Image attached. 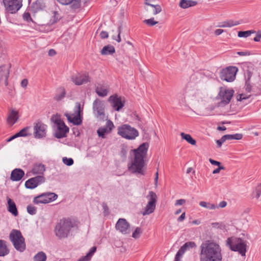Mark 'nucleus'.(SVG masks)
<instances>
[{
  "label": "nucleus",
  "mask_w": 261,
  "mask_h": 261,
  "mask_svg": "<svg viewBox=\"0 0 261 261\" xmlns=\"http://www.w3.org/2000/svg\"><path fill=\"white\" fill-rule=\"evenodd\" d=\"M225 167L222 166H219L217 168L213 170V174H217L219 173L221 170H224Z\"/></svg>",
  "instance_id": "55"
},
{
  "label": "nucleus",
  "mask_w": 261,
  "mask_h": 261,
  "mask_svg": "<svg viewBox=\"0 0 261 261\" xmlns=\"http://www.w3.org/2000/svg\"><path fill=\"white\" fill-rule=\"evenodd\" d=\"M161 11L162 8L161 6L159 5H156V6H154V8H153V14L156 15L161 12Z\"/></svg>",
  "instance_id": "49"
},
{
  "label": "nucleus",
  "mask_w": 261,
  "mask_h": 261,
  "mask_svg": "<svg viewBox=\"0 0 261 261\" xmlns=\"http://www.w3.org/2000/svg\"><path fill=\"white\" fill-rule=\"evenodd\" d=\"M182 253H181L179 251H178L175 255L174 261H180V257L182 256Z\"/></svg>",
  "instance_id": "56"
},
{
  "label": "nucleus",
  "mask_w": 261,
  "mask_h": 261,
  "mask_svg": "<svg viewBox=\"0 0 261 261\" xmlns=\"http://www.w3.org/2000/svg\"><path fill=\"white\" fill-rule=\"evenodd\" d=\"M66 91L64 88L60 87L58 89V92L56 94L54 99L57 101H60L65 96Z\"/></svg>",
  "instance_id": "33"
},
{
  "label": "nucleus",
  "mask_w": 261,
  "mask_h": 261,
  "mask_svg": "<svg viewBox=\"0 0 261 261\" xmlns=\"http://www.w3.org/2000/svg\"><path fill=\"white\" fill-rule=\"evenodd\" d=\"M27 212L29 214L34 215L36 214L37 208L32 205H29L27 206Z\"/></svg>",
  "instance_id": "44"
},
{
  "label": "nucleus",
  "mask_w": 261,
  "mask_h": 261,
  "mask_svg": "<svg viewBox=\"0 0 261 261\" xmlns=\"http://www.w3.org/2000/svg\"><path fill=\"white\" fill-rule=\"evenodd\" d=\"M76 110L75 111L76 115L72 117L70 114H66L65 116L70 122L72 123L74 125H79L82 123V120L80 117L81 105L80 103H76Z\"/></svg>",
  "instance_id": "15"
},
{
  "label": "nucleus",
  "mask_w": 261,
  "mask_h": 261,
  "mask_svg": "<svg viewBox=\"0 0 261 261\" xmlns=\"http://www.w3.org/2000/svg\"><path fill=\"white\" fill-rule=\"evenodd\" d=\"M46 7L44 0H36L33 2L29 7V11L33 13H36L43 11Z\"/></svg>",
  "instance_id": "18"
},
{
  "label": "nucleus",
  "mask_w": 261,
  "mask_h": 261,
  "mask_svg": "<svg viewBox=\"0 0 261 261\" xmlns=\"http://www.w3.org/2000/svg\"><path fill=\"white\" fill-rule=\"evenodd\" d=\"M255 33L254 31H239L238 32V37H247L251 35V34Z\"/></svg>",
  "instance_id": "41"
},
{
  "label": "nucleus",
  "mask_w": 261,
  "mask_h": 261,
  "mask_svg": "<svg viewBox=\"0 0 261 261\" xmlns=\"http://www.w3.org/2000/svg\"><path fill=\"white\" fill-rule=\"evenodd\" d=\"M255 197L257 199L259 198V197L261 195V183L259 184L255 189Z\"/></svg>",
  "instance_id": "47"
},
{
  "label": "nucleus",
  "mask_w": 261,
  "mask_h": 261,
  "mask_svg": "<svg viewBox=\"0 0 261 261\" xmlns=\"http://www.w3.org/2000/svg\"><path fill=\"white\" fill-rule=\"evenodd\" d=\"M147 198L149 200L148 202H151L152 204H155L157 200V196L154 192L150 191Z\"/></svg>",
  "instance_id": "36"
},
{
  "label": "nucleus",
  "mask_w": 261,
  "mask_h": 261,
  "mask_svg": "<svg viewBox=\"0 0 261 261\" xmlns=\"http://www.w3.org/2000/svg\"><path fill=\"white\" fill-rule=\"evenodd\" d=\"M23 18L24 20L27 21H30L32 20V18L31 17V15L30 12H25L23 14Z\"/></svg>",
  "instance_id": "48"
},
{
  "label": "nucleus",
  "mask_w": 261,
  "mask_h": 261,
  "mask_svg": "<svg viewBox=\"0 0 261 261\" xmlns=\"http://www.w3.org/2000/svg\"><path fill=\"white\" fill-rule=\"evenodd\" d=\"M114 127V124L112 121L109 120L107 121L106 125L100 127L98 129L97 133L98 136L102 138H105V135L111 133L113 128Z\"/></svg>",
  "instance_id": "19"
},
{
  "label": "nucleus",
  "mask_w": 261,
  "mask_h": 261,
  "mask_svg": "<svg viewBox=\"0 0 261 261\" xmlns=\"http://www.w3.org/2000/svg\"><path fill=\"white\" fill-rule=\"evenodd\" d=\"M209 161L213 165H216V166H218V167L219 166H221V163L218 161L214 160L212 159H210Z\"/></svg>",
  "instance_id": "58"
},
{
  "label": "nucleus",
  "mask_w": 261,
  "mask_h": 261,
  "mask_svg": "<svg viewBox=\"0 0 261 261\" xmlns=\"http://www.w3.org/2000/svg\"><path fill=\"white\" fill-rule=\"evenodd\" d=\"M226 138L224 137L223 136L220 139L217 140L216 142L217 143L218 147H220L222 146V144L226 141Z\"/></svg>",
  "instance_id": "51"
},
{
  "label": "nucleus",
  "mask_w": 261,
  "mask_h": 261,
  "mask_svg": "<svg viewBox=\"0 0 261 261\" xmlns=\"http://www.w3.org/2000/svg\"><path fill=\"white\" fill-rule=\"evenodd\" d=\"M59 3L63 5H71L72 9L75 10L81 7V0H57Z\"/></svg>",
  "instance_id": "22"
},
{
  "label": "nucleus",
  "mask_w": 261,
  "mask_h": 261,
  "mask_svg": "<svg viewBox=\"0 0 261 261\" xmlns=\"http://www.w3.org/2000/svg\"><path fill=\"white\" fill-rule=\"evenodd\" d=\"M76 226L75 223L70 219H62L55 226V235L59 239L66 238L69 236L72 229Z\"/></svg>",
  "instance_id": "3"
},
{
  "label": "nucleus",
  "mask_w": 261,
  "mask_h": 261,
  "mask_svg": "<svg viewBox=\"0 0 261 261\" xmlns=\"http://www.w3.org/2000/svg\"><path fill=\"white\" fill-rule=\"evenodd\" d=\"M129 224L124 218L119 219L115 225L116 230L124 234L129 232Z\"/></svg>",
  "instance_id": "16"
},
{
  "label": "nucleus",
  "mask_w": 261,
  "mask_h": 261,
  "mask_svg": "<svg viewBox=\"0 0 261 261\" xmlns=\"http://www.w3.org/2000/svg\"><path fill=\"white\" fill-rule=\"evenodd\" d=\"M248 98V97H245L244 94H240L238 96H237V100L238 101H241L243 99H246V98Z\"/></svg>",
  "instance_id": "61"
},
{
  "label": "nucleus",
  "mask_w": 261,
  "mask_h": 261,
  "mask_svg": "<svg viewBox=\"0 0 261 261\" xmlns=\"http://www.w3.org/2000/svg\"><path fill=\"white\" fill-rule=\"evenodd\" d=\"M251 88H252V86L250 83V82L249 81H246V83H245V89H246V90L248 92H251Z\"/></svg>",
  "instance_id": "53"
},
{
  "label": "nucleus",
  "mask_w": 261,
  "mask_h": 261,
  "mask_svg": "<svg viewBox=\"0 0 261 261\" xmlns=\"http://www.w3.org/2000/svg\"><path fill=\"white\" fill-rule=\"evenodd\" d=\"M28 81L27 79H23L21 81V87H22L23 88H25L28 85Z\"/></svg>",
  "instance_id": "59"
},
{
  "label": "nucleus",
  "mask_w": 261,
  "mask_h": 261,
  "mask_svg": "<svg viewBox=\"0 0 261 261\" xmlns=\"http://www.w3.org/2000/svg\"><path fill=\"white\" fill-rule=\"evenodd\" d=\"M62 161L64 164L68 166L72 165L74 163L73 160L72 158H67L66 157L63 158Z\"/></svg>",
  "instance_id": "45"
},
{
  "label": "nucleus",
  "mask_w": 261,
  "mask_h": 261,
  "mask_svg": "<svg viewBox=\"0 0 261 261\" xmlns=\"http://www.w3.org/2000/svg\"><path fill=\"white\" fill-rule=\"evenodd\" d=\"M102 206L103 210V213L105 215L109 214V208L106 203L103 202L102 203Z\"/></svg>",
  "instance_id": "50"
},
{
  "label": "nucleus",
  "mask_w": 261,
  "mask_h": 261,
  "mask_svg": "<svg viewBox=\"0 0 261 261\" xmlns=\"http://www.w3.org/2000/svg\"><path fill=\"white\" fill-rule=\"evenodd\" d=\"M237 54L241 56H249L250 54L248 51H238Z\"/></svg>",
  "instance_id": "60"
},
{
  "label": "nucleus",
  "mask_w": 261,
  "mask_h": 261,
  "mask_svg": "<svg viewBox=\"0 0 261 261\" xmlns=\"http://www.w3.org/2000/svg\"><path fill=\"white\" fill-rule=\"evenodd\" d=\"M185 202H186V200L183 199H180L177 200L176 201L175 205H182Z\"/></svg>",
  "instance_id": "57"
},
{
  "label": "nucleus",
  "mask_w": 261,
  "mask_h": 261,
  "mask_svg": "<svg viewBox=\"0 0 261 261\" xmlns=\"http://www.w3.org/2000/svg\"><path fill=\"white\" fill-rule=\"evenodd\" d=\"M9 238L16 250L21 252L25 250V240L19 230L13 229L10 233Z\"/></svg>",
  "instance_id": "5"
},
{
  "label": "nucleus",
  "mask_w": 261,
  "mask_h": 261,
  "mask_svg": "<svg viewBox=\"0 0 261 261\" xmlns=\"http://www.w3.org/2000/svg\"><path fill=\"white\" fill-rule=\"evenodd\" d=\"M24 175V172L20 168L14 169L11 174V179L13 181H19Z\"/></svg>",
  "instance_id": "23"
},
{
  "label": "nucleus",
  "mask_w": 261,
  "mask_h": 261,
  "mask_svg": "<svg viewBox=\"0 0 261 261\" xmlns=\"http://www.w3.org/2000/svg\"><path fill=\"white\" fill-rule=\"evenodd\" d=\"M89 77L87 73H77L73 75L71 77V81L76 85H81L87 83L89 81Z\"/></svg>",
  "instance_id": "17"
},
{
  "label": "nucleus",
  "mask_w": 261,
  "mask_h": 261,
  "mask_svg": "<svg viewBox=\"0 0 261 261\" xmlns=\"http://www.w3.org/2000/svg\"><path fill=\"white\" fill-rule=\"evenodd\" d=\"M18 112L13 109L10 110L7 120L8 124L11 126L18 121Z\"/></svg>",
  "instance_id": "21"
},
{
  "label": "nucleus",
  "mask_w": 261,
  "mask_h": 261,
  "mask_svg": "<svg viewBox=\"0 0 261 261\" xmlns=\"http://www.w3.org/2000/svg\"><path fill=\"white\" fill-rule=\"evenodd\" d=\"M155 204L148 202V203L144 208V211L142 213V215L145 216L152 213L155 209Z\"/></svg>",
  "instance_id": "31"
},
{
  "label": "nucleus",
  "mask_w": 261,
  "mask_h": 261,
  "mask_svg": "<svg viewBox=\"0 0 261 261\" xmlns=\"http://www.w3.org/2000/svg\"><path fill=\"white\" fill-rule=\"evenodd\" d=\"M58 15L59 14L57 11L54 12V15L53 16L54 19L53 21L51 22V24L55 23L58 21V20L59 19Z\"/></svg>",
  "instance_id": "52"
},
{
  "label": "nucleus",
  "mask_w": 261,
  "mask_h": 261,
  "mask_svg": "<svg viewBox=\"0 0 261 261\" xmlns=\"http://www.w3.org/2000/svg\"><path fill=\"white\" fill-rule=\"evenodd\" d=\"M143 22L150 27L153 26L158 23V21H156L154 20L153 18H151L148 19H145L144 20H143Z\"/></svg>",
  "instance_id": "43"
},
{
  "label": "nucleus",
  "mask_w": 261,
  "mask_h": 261,
  "mask_svg": "<svg viewBox=\"0 0 261 261\" xmlns=\"http://www.w3.org/2000/svg\"><path fill=\"white\" fill-rule=\"evenodd\" d=\"M197 4V2L192 0H181L179 3V6L183 9H186L190 7L194 6Z\"/></svg>",
  "instance_id": "30"
},
{
  "label": "nucleus",
  "mask_w": 261,
  "mask_h": 261,
  "mask_svg": "<svg viewBox=\"0 0 261 261\" xmlns=\"http://www.w3.org/2000/svg\"><path fill=\"white\" fill-rule=\"evenodd\" d=\"M95 92L97 95L101 97H105L108 95V89L103 85L98 84L95 89Z\"/></svg>",
  "instance_id": "26"
},
{
  "label": "nucleus",
  "mask_w": 261,
  "mask_h": 261,
  "mask_svg": "<svg viewBox=\"0 0 261 261\" xmlns=\"http://www.w3.org/2000/svg\"><path fill=\"white\" fill-rule=\"evenodd\" d=\"M45 170V166L41 163L35 164L32 169V172L33 174H43Z\"/></svg>",
  "instance_id": "25"
},
{
  "label": "nucleus",
  "mask_w": 261,
  "mask_h": 261,
  "mask_svg": "<svg viewBox=\"0 0 261 261\" xmlns=\"http://www.w3.org/2000/svg\"><path fill=\"white\" fill-rule=\"evenodd\" d=\"M31 128L30 126H27L22 128L21 130H20L19 132L16 133V136H18V137H26L29 135H30L29 134H28V131L29 129Z\"/></svg>",
  "instance_id": "38"
},
{
  "label": "nucleus",
  "mask_w": 261,
  "mask_h": 261,
  "mask_svg": "<svg viewBox=\"0 0 261 261\" xmlns=\"http://www.w3.org/2000/svg\"><path fill=\"white\" fill-rule=\"evenodd\" d=\"M261 39L260 35L258 32H257L256 36L254 38L253 40L255 42H258Z\"/></svg>",
  "instance_id": "62"
},
{
  "label": "nucleus",
  "mask_w": 261,
  "mask_h": 261,
  "mask_svg": "<svg viewBox=\"0 0 261 261\" xmlns=\"http://www.w3.org/2000/svg\"><path fill=\"white\" fill-rule=\"evenodd\" d=\"M121 29H122V27L121 26H119V27L118 28V31H117L118 35L117 36H112L113 39L115 40L118 42H120L121 41V37H120V34H121Z\"/></svg>",
  "instance_id": "46"
},
{
  "label": "nucleus",
  "mask_w": 261,
  "mask_h": 261,
  "mask_svg": "<svg viewBox=\"0 0 261 261\" xmlns=\"http://www.w3.org/2000/svg\"><path fill=\"white\" fill-rule=\"evenodd\" d=\"M142 233V230L140 227H137L135 231L133 232L132 237L134 239H138L140 237Z\"/></svg>",
  "instance_id": "42"
},
{
  "label": "nucleus",
  "mask_w": 261,
  "mask_h": 261,
  "mask_svg": "<svg viewBox=\"0 0 261 261\" xmlns=\"http://www.w3.org/2000/svg\"><path fill=\"white\" fill-rule=\"evenodd\" d=\"M115 52L114 47L111 45L105 46L101 50V55H112Z\"/></svg>",
  "instance_id": "32"
},
{
  "label": "nucleus",
  "mask_w": 261,
  "mask_h": 261,
  "mask_svg": "<svg viewBox=\"0 0 261 261\" xmlns=\"http://www.w3.org/2000/svg\"><path fill=\"white\" fill-rule=\"evenodd\" d=\"M180 136L182 139L186 140L191 145H195L196 144V141L194 140L190 135L184 133H181Z\"/></svg>",
  "instance_id": "34"
},
{
  "label": "nucleus",
  "mask_w": 261,
  "mask_h": 261,
  "mask_svg": "<svg viewBox=\"0 0 261 261\" xmlns=\"http://www.w3.org/2000/svg\"><path fill=\"white\" fill-rule=\"evenodd\" d=\"M234 90L232 89H225L223 87H221L218 94L221 99L219 103L220 105L225 106L228 105L230 102Z\"/></svg>",
  "instance_id": "10"
},
{
  "label": "nucleus",
  "mask_w": 261,
  "mask_h": 261,
  "mask_svg": "<svg viewBox=\"0 0 261 261\" xmlns=\"http://www.w3.org/2000/svg\"><path fill=\"white\" fill-rule=\"evenodd\" d=\"M226 245L231 251L238 252L243 256L246 255L247 244L246 241L240 238L231 237L227 238Z\"/></svg>",
  "instance_id": "4"
},
{
  "label": "nucleus",
  "mask_w": 261,
  "mask_h": 261,
  "mask_svg": "<svg viewBox=\"0 0 261 261\" xmlns=\"http://www.w3.org/2000/svg\"><path fill=\"white\" fill-rule=\"evenodd\" d=\"M100 37L102 39L107 38L109 37V34L106 31H101L100 33Z\"/></svg>",
  "instance_id": "54"
},
{
  "label": "nucleus",
  "mask_w": 261,
  "mask_h": 261,
  "mask_svg": "<svg viewBox=\"0 0 261 261\" xmlns=\"http://www.w3.org/2000/svg\"><path fill=\"white\" fill-rule=\"evenodd\" d=\"M9 252L10 251L7 247L6 241L0 240V256H4L8 254Z\"/></svg>",
  "instance_id": "28"
},
{
  "label": "nucleus",
  "mask_w": 261,
  "mask_h": 261,
  "mask_svg": "<svg viewBox=\"0 0 261 261\" xmlns=\"http://www.w3.org/2000/svg\"><path fill=\"white\" fill-rule=\"evenodd\" d=\"M47 126L38 121L34 123V135L35 138L41 139L46 136Z\"/></svg>",
  "instance_id": "13"
},
{
  "label": "nucleus",
  "mask_w": 261,
  "mask_h": 261,
  "mask_svg": "<svg viewBox=\"0 0 261 261\" xmlns=\"http://www.w3.org/2000/svg\"><path fill=\"white\" fill-rule=\"evenodd\" d=\"M196 247V245L194 242H187L181 246L178 251L184 254L186 251Z\"/></svg>",
  "instance_id": "27"
},
{
  "label": "nucleus",
  "mask_w": 261,
  "mask_h": 261,
  "mask_svg": "<svg viewBox=\"0 0 261 261\" xmlns=\"http://www.w3.org/2000/svg\"><path fill=\"white\" fill-rule=\"evenodd\" d=\"M109 101L111 102L112 107L117 111H119L124 106L120 97L117 95H112L109 97Z\"/></svg>",
  "instance_id": "20"
},
{
  "label": "nucleus",
  "mask_w": 261,
  "mask_h": 261,
  "mask_svg": "<svg viewBox=\"0 0 261 261\" xmlns=\"http://www.w3.org/2000/svg\"><path fill=\"white\" fill-rule=\"evenodd\" d=\"M96 251V247H92L88 253L85 256H83L80 258L77 261H90L92 256Z\"/></svg>",
  "instance_id": "29"
},
{
  "label": "nucleus",
  "mask_w": 261,
  "mask_h": 261,
  "mask_svg": "<svg viewBox=\"0 0 261 261\" xmlns=\"http://www.w3.org/2000/svg\"><path fill=\"white\" fill-rule=\"evenodd\" d=\"M93 110L96 117L100 119L103 120L105 118V105L104 103L99 99L95 100L93 103Z\"/></svg>",
  "instance_id": "12"
},
{
  "label": "nucleus",
  "mask_w": 261,
  "mask_h": 261,
  "mask_svg": "<svg viewBox=\"0 0 261 261\" xmlns=\"http://www.w3.org/2000/svg\"><path fill=\"white\" fill-rule=\"evenodd\" d=\"M118 134L128 140L135 139L139 135L138 130L128 124H123L118 128Z\"/></svg>",
  "instance_id": "7"
},
{
  "label": "nucleus",
  "mask_w": 261,
  "mask_h": 261,
  "mask_svg": "<svg viewBox=\"0 0 261 261\" xmlns=\"http://www.w3.org/2000/svg\"><path fill=\"white\" fill-rule=\"evenodd\" d=\"M46 255L42 251L39 252L34 256V261H46Z\"/></svg>",
  "instance_id": "37"
},
{
  "label": "nucleus",
  "mask_w": 261,
  "mask_h": 261,
  "mask_svg": "<svg viewBox=\"0 0 261 261\" xmlns=\"http://www.w3.org/2000/svg\"><path fill=\"white\" fill-rule=\"evenodd\" d=\"M8 212L11 213L14 216H17L18 215V212L16 207L15 202L10 198H7Z\"/></svg>",
  "instance_id": "24"
},
{
  "label": "nucleus",
  "mask_w": 261,
  "mask_h": 261,
  "mask_svg": "<svg viewBox=\"0 0 261 261\" xmlns=\"http://www.w3.org/2000/svg\"><path fill=\"white\" fill-rule=\"evenodd\" d=\"M239 24V22L238 21L234 22L232 20H229L226 21H224L221 24L219 25L218 27L222 28H226V27H232L233 26L237 25Z\"/></svg>",
  "instance_id": "35"
},
{
  "label": "nucleus",
  "mask_w": 261,
  "mask_h": 261,
  "mask_svg": "<svg viewBox=\"0 0 261 261\" xmlns=\"http://www.w3.org/2000/svg\"><path fill=\"white\" fill-rule=\"evenodd\" d=\"M224 137L226 138V140H240L243 138V135L241 134L225 135Z\"/></svg>",
  "instance_id": "39"
},
{
  "label": "nucleus",
  "mask_w": 261,
  "mask_h": 261,
  "mask_svg": "<svg viewBox=\"0 0 261 261\" xmlns=\"http://www.w3.org/2000/svg\"><path fill=\"white\" fill-rule=\"evenodd\" d=\"M57 197L58 195L54 193H44L35 197L33 199V202L35 204L48 203L55 200Z\"/></svg>",
  "instance_id": "9"
},
{
  "label": "nucleus",
  "mask_w": 261,
  "mask_h": 261,
  "mask_svg": "<svg viewBox=\"0 0 261 261\" xmlns=\"http://www.w3.org/2000/svg\"><path fill=\"white\" fill-rule=\"evenodd\" d=\"M186 217L185 213H183L177 219V221L178 222H181L182 221L185 219Z\"/></svg>",
  "instance_id": "63"
},
{
  "label": "nucleus",
  "mask_w": 261,
  "mask_h": 261,
  "mask_svg": "<svg viewBox=\"0 0 261 261\" xmlns=\"http://www.w3.org/2000/svg\"><path fill=\"white\" fill-rule=\"evenodd\" d=\"M237 71L238 68L235 66H229L223 69L220 72V79L227 82H231L235 80Z\"/></svg>",
  "instance_id": "8"
},
{
  "label": "nucleus",
  "mask_w": 261,
  "mask_h": 261,
  "mask_svg": "<svg viewBox=\"0 0 261 261\" xmlns=\"http://www.w3.org/2000/svg\"><path fill=\"white\" fill-rule=\"evenodd\" d=\"M45 180V179L43 176L38 175L27 180L25 182V187L27 189H33L44 182Z\"/></svg>",
  "instance_id": "14"
},
{
  "label": "nucleus",
  "mask_w": 261,
  "mask_h": 261,
  "mask_svg": "<svg viewBox=\"0 0 261 261\" xmlns=\"http://www.w3.org/2000/svg\"><path fill=\"white\" fill-rule=\"evenodd\" d=\"M56 54V51L53 49H50L48 51V56H54Z\"/></svg>",
  "instance_id": "64"
},
{
  "label": "nucleus",
  "mask_w": 261,
  "mask_h": 261,
  "mask_svg": "<svg viewBox=\"0 0 261 261\" xmlns=\"http://www.w3.org/2000/svg\"><path fill=\"white\" fill-rule=\"evenodd\" d=\"M201 206L207 208L210 210H214L216 208V206L214 204H211L205 201H201L199 203Z\"/></svg>",
  "instance_id": "40"
},
{
  "label": "nucleus",
  "mask_w": 261,
  "mask_h": 261,
  "mask_svg": "<svg viewBox=\"0 0 261 261\" xmlns=\"http://www.w3.org/2000/svg\"><path fill=\"white\" fill-rule=\"evenodd\" d=\"M51 120L57 125V130L55 133V137L60 139L66 137V134L69 132V128L61 120L60 116H53Z\"/></svg>",
  "instance_id": "6"
},
{
  "label": "nucleus",
  "mask_w": 261,
  "mask_h": 261,
  "mask_svg": "<svg viewBox=\"0 0 261 261\" xmlns=\"http://www.w3.org/2000/svg\"><path fill=\"white\" fill-rule=\"evenodd\" d=\"M148 144L143 143L139 147L134 150V159L130 165H128V170L133 173L144 175L143 168L144 165V159L145 157L148 148Z\"/></svg>",
  "instance_id": "2"
},
{
  "label": "nucleus",
  "mask_w": 261,
  "mask_h": 261,
  "mask_svg": "<svg viewBox=\"0 0 261 261\" xmlns=\"http://www.w3.org/2000/svg\"><path fill=\"white\" fill-rule=\"evenodd\" d=\"M200 261H222L221 249L214 242L202 243L200 246Z\"/></svg>",
  "instance_id": "1"
},
{
  "label": "nucleus",
  "mask_w": 261,
  "mask_h": 261,
  "mask_svg": "<svg viewBox=\"0 0 261 261\" xmlns=\"http://www.w3.org/2000/svg\"><path fill=\"white\" fill-rule=\"evenodd\" d=\"M6 10L13 14L16 13L22 6L21 0H3Z\"/></svg>",
  "instance_id": "11"
}]
</instances>
